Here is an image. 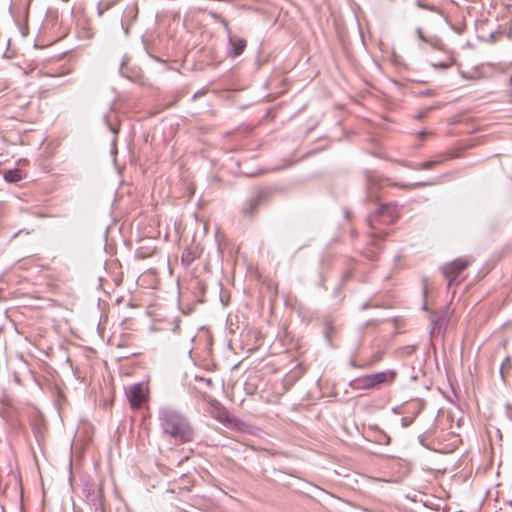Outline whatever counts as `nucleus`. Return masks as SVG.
Returning <instances> with one entry per match:
<instances>
[{
    "instance_id": "obj_1",
    "label": "nucleus",
    "mask_w": 512,
    "mask_h": 512,
    "mask_svg": "<svg viewBox=\"0 0 512 512\" xmlns=\"http://www.w3.org/2000/svg\"><path fill=\"white\" fill-rule=\"evenodd\" d=\"M161 421L164 431L176 440L185 442L192 439L193 431L186 419L181 415L171 411H163L161 413Z\"/></svg>"
},
{
    "instance_id": "obj_2",
    "label": "nucleus",
    "mask_w": 512,
    "mask_h": 512,
    "mask_svg": "<svg viewBox=\"0 0 512 512\" xmlns=\"http://www.w3.org/2000/svg\"><path fill=\"white\" fill-rule=\"evenodd\" d=\"M147 390L142 384H134L130 390L129 401L133 408H139L146 401Z\"/></svg>"
},
{
    "instance_id": "obj_3",
    "label": "nucleus",
    "mask_w": 512,
    "mask_h": 512,
    "mask_svg": "<svg viewBox=\"0 0 512 512\" xmlns=\"http://www.w3.org/2000/svg\"><path fill=\"white\" fill-rule=\"evenodd\" d=\"M394 377V374L391 372H379L375 374H371L367 376L364 381L367 386H377L384 382L391 381Z\"/></svg>"
},
{
    "instance_id": "obj_4",
    "label": "nucleus",
    "mask_w": 512,
    "mask_h": 512,
    "mask_svg": "<svg viewBox=\"0 0 512 512\" xmlns=\"http://www.w3.org/2000/svg\"><path fill=\"white\" fill-rule=\"evenodd\" d=\"M468 265V261L465 259H456L448 264L444 271L449 276H456L460 271L464 270Z\"/></svg>"
},
{
    "instance_id": "obj_5",
    "label": "nucleus",
    "mask_w": 512,
    "mask_h": 512,
    "mask_svg": "<svg viewBox=\"0 0 512 512\" xmlns=\"http://www.w3.org/2000/svg\"><path fill=\"white\" fill-rule=\"evenodd\" d=\"M230 45H231V50H230V54L232 56H238L239 54H241L246 46V41L244 39H240V38H237V39H233V38H230Z\"/></svg>"
},
{
    "instance_id": "obj_6",
    "label": "nucleus",
    "mask_w": 512,
    "mask_h": 512,
    "mask_svg": "<svg viewBox=\"0 0 512 512\" xmlns=\"http://www.w3.org/2000/svg\"><path fill=\"white\" fill-rule=\"evenodd\" d=\"M22 178L21 172L17 169L5 173V180L8 182H17Z\"/></svg>"
}]
</instances>
